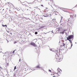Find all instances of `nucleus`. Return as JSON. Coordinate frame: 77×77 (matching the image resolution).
I'll return each mask as SVG.
<instances>
[{"label": "nucleus", "instance_id": "f257e3e1", "mask_svg": "<svg viewBox=\"0 0 77 77\" xmlns=\"http://www.w3.org/2000/svg\"><path fill=\"white\" fill-rule=\"evenodd\" d=\"M61 56L62 57H61L60 58V57L59 56L58 54H56L55 56V58L57 60L60 62V60H62L63 57V55H61Z\"/></svg>", "mask_w": 77, "mask_h": 77}, {"label": "nucleus", "instance_id": "f03ea898", "mask_svg": "<svg viewBox=\"0 0 77 77\" xmlns=\"http://www.w3.org/2000/svg\"><path fill=\"white\" fill-rule=\"evenodd\" d=\"M29 45H32L35 47H37V45H36V44L33 42H31L30 44H29Z\"/></svg>", "mask_w": 77, "mask_h": 77}, {"label": "nucleus", "instance_id": "7ed1b4c3", "mask_svg": "<svg viewBox=\"0 0 77 77\" xmlns=\"http://www.w3.org/2000/svg\"><path fill=\"white\" fill-rule=\"evenodd\" d=\"M74 38V35H70L67 37V39H73Z\"/></svg>", "mask_w": 77, "mask_h": 77}, {"label": "nucleus", "instance_id": "20e7f679", "mask_svg": "<svg viewBox=\"0 0 77 77\" xmlns=\"http://www.w3.org/2000/svg\"><path fill=\"white\" fill-rule=\"evenodd\" d=\"M62 29V27H59L58 28H57L56 30V32H57V33H59V31H60V32H61V31H60V30H61V29Z\"/></svg>", "mask_w": 77, "mask_h": 77}, {"label": "nucleus", "instance_id": "39448f33", "mask_svg": "<svg viewBox=\"0 0 77 77\" xmlns=\"http://www.w3.org/2000/svg\"><path fill=\"white\" fill-rule=\"evenodd\" d=\"M67 40H68V41H69V42L70 43H71V48H72V45H72V42L71 41V40H70V39H67L66 40V41H67Z\"/></svg>", "mask_w": 77, "mask_h": 77}, {"label": "nucleus", "instance_id": "423d86ee", "mask_svg": "<svg viewBox=\"0 0 77 77\" xmlns=\"http://www.w3.org/2000/svg\"><path fill=\"white\" fill-rule=\"evenodd\" d=\"M44 15H45V16H44V17H48V14H47V13H45Z\"/></svg>", "mask_w": 77, "mask_h": 77}, {"label": "nucleus", "instance_id": "0eeeda50", "mask_svg": "<svg viewBox=\"0 0 77 77\" xmlns=\"http://www.w3.org/2000/svg\"><path fill=\"white\" fill-rule=\"evenodd\" d=\"M39 64H38V65H37L36 66V67H35V68H40V66H39Z\"/></svg>", "mask_w": 77, "mask_h": 77}, {"label": "nucleus", "instance_id": "6e6552de", "mask_svg": "<svg viewBox=\"0 0 77 77\" xmlns=\"http://www.w3.org/2000/svg\"><path fill=\"white\" fill-rule=\"evenodd\" d=\"M74 14L70 16L71 18H74Z\"/></svg>", "mask_w": 77, "mask_h": 77}, {"label": "nucleus", "instance_id": "1a4fd4ad", "mask_svg": "<svg viewBox=\"0 0 77 77\" xmlns=\"http://www.w3.org/2000/svg\"><path fill=\"white\" fill-rule=\"evenodd\" d=\"M55 53L57 54H58V51L57 50H56L55 51Z\"/></svg>", "mask_w": 77, "mask_h": 77}, {"label": "nucleus", "instance_id": "9d476101", "mask_svg": "<svg viewBox=\"0 0 77 77\" xmlns=\"http://www.w3.org/2000/svg\"><path fill=\"white\" fill-rule=\"evenodd\" d=\"M44 27H45V26H41L39 29H42V28H44Z\"/></svg>", "mask_w": 77, "mask_h": 77}, {"label": "nucleus", "instance_id": "9b49d317", "mask_svg": "<svg viewBox=\"0 0 77 77\" xmlns=\"http://www.w3.org/2000/svg\"><path fill=\"white\" fill-rule=\"evenodd\" d=\"M2 27H7V25L6 24L5 25H4L2 24Z\"/></svg>", "mask_w": 77, "mask_h": 77}, {"label": "nucleus", "instance_id": "f8f14e48", "mask_svg": "<svg viewBox=\"0 0 77 77\" xmlns=\"http://www.w3.org/2000/svg\"><path fill=\"white\" fill-rule=\"evenodd\" d=\"M60 34H64V33H65V32H64L63 31V32H60Z\"/></svg>", "mask_w": 77, "mask_h": 77}, {"label": "nucleus", "instance_id": "ddd939ff", "mask_svg": "<svg viewBox=\"0 0 77 77\" xmlns=\"http://www.w3.org/2000/svg\"><path fill=\"white\" fill-rule=\"evenodd\" d=\"M17 69V66H15L14 70V71H15V69Z\"/></svg>", "mask_w": 77, "mask_h": 77}, {"label": "nucleus", "instance_id": "4468645a", "mask_svg": "<svg viewBox=\"0 0 77 77\" xmlns=\"http://www.w3.org/2000/svg\"><path fill=\"white\" fill-rule=\"evenodd\" d=\"M39 69H42V70L43 71H44V68H42V67H40V68H39Z\"/></svg>", "mask_w": 77, "mask_h": 77}, {"label": "nucleus", "instance_id": "2eb2a0df", "mask_svg": "<svg viewBox=\"0 0 77 77\" xmlns=\"http://www.w3.org/2000/svg\"><path fill=\"white\" fill-rule=\"evenodd\" d=\"M19 72H20V71H19L18 70H17L16 71V73H17V74H19Z\"/></svg>", "mask_w": 77, "mask_h": 77}, {"label": "nucleus", "instance_id": "dca6fc26", "mask_svg": "<svg viewBox=\"0 0 77 77\" xmlns=\"http://www.w3.org/2000/svg\"><path fill=\"white\" fill-rule=\"evenodd\" d=\"M65 44L64 43H63V47H64V48H65Z\"/></svg>", "mask_w": 77, "mask_h": 77}, {"label": "nucleus", "instance_id": "f3484780", "mask_svg": "<svg viewBox=\"0 0 77 77\" xmlns=\"http://www.w3.org/2000/svg\"><path fill=\"white\" fill-rule=\"evenodd\" d=\"M63 19V17H61V20H60V22H61V20L62 21V20Z\"/></svg>", "mask_w": 77, "mask_h": 77}, {"label": "nucleus", "instance_id": "a211bd4d", "mask_svg": "<svg viewBox=\"0 0 77 77\" xmlns=\"http://www.w3.org/2000/svg\"><path fill=\"white\" fill-rule=\"evenodd\" d=\"M62 30H63V31L64 32H65V31H66V30L63 29Z\"/></svg>", "mask_w": 77, "mask_h": 77}, {"label": "nucleus", "instance_id": "6ab92c4d", "mask_svg": "<svg viewBox=\"0 0 77 77\" xmlns=\"http://www.w3.org/2000/svg\"><path fill=\"white\" fill-rule=\"evenodd\" d=\"M35 35H37V34H38V32H35Z\"/></svg>", "mask_w": 77, "mask_h": 77}, {"label": "nucleus", "instance_id": "aec40b11", "mask_svg": "<svg viewBox=\"0 0 77 77\" xmlns=\"http://www.w3.org/2000/svg\"><path fill=\"white\" fill-rule=\"evenodd\" d=\"M48 71H49V72H51V70H50V69H49V70H48Z\"/></svg>", "mask_w": 77, "mask_h": 77}, {"label": "nucleus", "instance_id": "412c9836", "mask_svg": "<svg viewBox=\"0 0 77 77\" xmlns=\"http://www.w3.org/2000/svg\"><path fill=\"white\" fill-rule=\"evenodd\" d=\"M69 20H70V18H69L68 19V20H66V21H67V22H68L69 21Z\"/></svg>", "mask_w": 77, "mask_h": 77}, {"label": "nucleus", "instance_id": "4be33fe9", "mask_svg": "<svg viewBox=\"0 0 77 77\" xmlns=\"http://www.w3.org/2000/svg\"><path fill=\"white\" fill-rule=\"evenodd\" d=\"M4 69L5 70H6V71H7H7H8V70L7 69H5V68Z\"/></svg>", "mask_w": 77, "mask_h": 77}, {"label": "nucleus", "instance_id": "5701e85b", "mask_svg": "<svg viewBox=\"0 0 77 77\" xmlns=\"http://www.w3.org/2000/svg\"><path fill=\"white\" fill-rule=\"evenodd\" d=\"M24 18H25V19H26V20H28V19H29L28 18H27L25 17H24Z\"/></svg>", "mask_w": 77, "mask_h": 77}, {"label": "nucleus", "instance_id": "b1692460", "mask_svg": "<svg viewBox=\"0 0 77 77\" xmlns=\"http://www.w3.org/2000/svg\"><path fill=\"white\" fill-rule=\"evenodd\" d=\"M16 43H17V42H14V44H16Z\"/></svg>", "mask_w": 77, "mask_h": 77}, {"label": "nucleus", "instance_id": "393cba45", "mask_svg": "<svg viewBox=\"0 0 77 77\" xmlns=\"http://www.w3.org/2000/svg\"><path fill=\"white\" fill-rule=\"evenodd\" d=\"M16 74H15V73L14 74V77L15 76Z\"/></svg>", "mask_w": 77, "mask_h": 77}, {"label": "nucleus", "instance_id": "a878e982", "mask_svg": "<svg viewBox=\"0 0 77 77\" xmlns=\"http://www.w3.org/2000/svg\"><path fill=\"white\" fill-rule=\"evenodd\" d=\"M52 33H53L54 32H53V30H52V31H51Z\"/></svg>", "mask_w": 77, "mask_h": 77}, {"label": "nucleus", "instance_id": "bb28decb", "mask_svg": "<svg viewBox=\"0 0 77 77\" xmlns=\"http://www.w3.org/2000/svg\"><path fill=\"white\" fill-rule=\"evenodd\" d=\"M20 61H21V59L20 58L19 59V62H20Z\"/></svg>", "mask_w": 77, "mask_h": 77}, {"label": "nucleus", "instance_id": "cd10ccee", "mask_svg": "<svg viewBox=\"0 0 77 77\" xmlns=\"http://www.w3.org/2000/svg\"><path fill=\"white\" fill-rule=\"evenodd\" d=\"M60 52V50H59V52Z\"/></svg>", "mask_w": 77, "mask_h": 77}, {"label": "nucleus", "instance_id": "c85d7f7f", "mask_svg": "<svg viewBox=\"0 0 77 77\" xmlns=\"http://www.w3.org/2000/svg\"><path fill=\"white\" fill-rule=\"evenodd\" d=\"M10 34H11V35H12V33L11 32Z\"/></svg>", "mask_w": 77, "mask_h": 77}, {"label": "nucleus", "instance_id": "c756f323", "mask_svg": "<svg viewBox=\"0 0 77 77\" xmlns=\"http://www.w3.org/2000/svg\"><path fill=\"white\" fill-rule=\"evenodd\" d=\"M41 6H42V7H44V6H43V5H41Z\"/></svg>", "mask_w": 77, "mask_h": 77}, {"label": "nucleus", "instance_id": "7c9ffc66", "mask_svg": "<svg viewBox=\"0 0 77 77\" xmlns=\"http://www.w3.org/2000/svg\"><path fill=\"white\" fill-rule=\"evenodd\" d=\"M6 31L7 32H8V33H9V31H8L7 30H6Z\"/></svg>", "mask_w": 77, "mask_h": 77}, {"label": "nucleus", "instance_id": "2f4dec72", "mask_svg": "<svg viewBox=\"0 0 77 77\" xmlns=\"http://www.w3.org/2000/svg\"><path fill=\"white\" fill-rule=\"evenodd\" d=\"M8 63H7V66H8Z\"/></svg>", "mask_w": 77, "mask_h": 77}, {"label": "nucleus", "instance_id": "473e14b6", "mask_svg": "<svg viewBox=\"0 0 77 77\" xmlns=\"http://www.w3.org/2000/svg\"><path fill=\"white\" fill-rule=\"evenodd\" d=\"M75 17H76V14L75 15Z\"/></svg>", "mask_w": 77, "mask_h": 77}, {"label": "nucleus", "instance_id": "72a5a7b5", "mask_svg": "<svg viewBox=\"0 0 77 77\" xmlns=\"http://www.w3.org/2000/svg\"><path fill=\"white\" fill-rule=\"evenodd\" d=\"M59 74H61V72L60 73V72H59Z\"/></svg>", "mask_w": 77, "mask_h": 77}, {"label": "nucleus", "instance_id": "f704fd0d", "mask_svg": "<svg viewBox=\"0 0 77 77\" xmlns=\"http://www.w3.org/2000/svg\"><path fill=\"white\" fill-rule=\"evenodd\" d=\"M35 70H36V69H33V71H35Z\"/></svg>", "mask_w": 77, "mask_h": 77}, {"label": "nucleus", "instance_id": "c9c22d12", "mask_svg": "<svg viewBox=\"0 0 77 77\" xmlns=\"http://www.w3.org/2000/svg\"><path fill=\"white\" fill-rule=\"evenodd\" d=\"M65 34H66V35H67V33L65 32Z\"/></svg>", "mask_w": 77, "mask_h": 77}, {"label": "nucleus", "instance_id": "e433bc0d", "mask_svg": "<svg viewBox=\"0 0 77 77\" xmlns=\"http://www.w3.org/2000/svg\"><path fill=\"white\" fill-rule=\"evenodd\" d=\"M53 77H56V76H53Z\"/></svg>", "mask_w": 77, "mask_h": 77}, {"label": "nucleus", "instance_id": "4c0bfd02", "mask_svg": "<svg viewBox=\"0 0 77 77\" xmlns=\"http://www.w3.org/2000/svg\"><path fill=\"white\" fill-rule=\"evenodd\" d=\"M55 15H57V14H56V13H55Z\"/></svg>", "mask_w": 77, "mask_h": 77}, {"label": "nucleus", "instance_id": "58836bf2", "mask_svg": "<svg viewBox=\"0 0 77 77\" xmlns=\"http://www.w3.org/2000/svg\"><path fill=\"white\" fill-rule=\"evenodd\" d=\"M11 11L10 10H9V12H11V11Z\"/></svg>", "mask_w": 77, "mask_h": 77}, {"label": "nucleus", "instance_id": "ea45409f", "mask_svg": "<svg viewBox=\"0 0 77 77\" xmlns=\"http://www.w3.org/2000/svg\"><path fill=\"white\" fill-rule=\"evenodd\" d=\"M50 51H52V49H50Z\"/></svg>", "mask_w": 77, "mask_h": 77}, {"label": "nucleus", "instance_id": "a19ab883", "mask_svg": "<svg viewBox=\"0 0 77 77\" xmlns=\"http://www.w3.org/2000/svg\"><path fill=\"white\" fill-rule=\"evenodd\" d=\"M62 24H63V23H61V24H60V25H62Z\"/></svg>", "mask_w": 77, "mask_h": 77}, {"label": "nucleus", "instance_id": "79ce46f5", "mask_svg": "<svg viewBox=\"0 0 77 77\" xmlns=\"http://www.w3.org/2000/svg\"><path fill=\"white\" fill-rule=\"evenodd\" d=\"M46 9H48V8H46Z\"/></svg>", "mask_w": 77, "mask_h": 77}, {"label": "nucleus", "instance_id": "37998d69", "mask_svg": "<svg viewBox=\"0 0 77 77\" xmlns=\"http://www.w3.org/2000/svg\"><path fill=\"white\" fill-rule=\"evenodd\" d=\"M62 9H66V8H62Z\"/></svg>", "mask_w": 77, "mask_h": 77}, {"label": "nucleus", "instance_id": "c03bdc74", "mask_svg": "<svg viewBox=\"0 0 77 77\" xmlns=\"http://www.w3.org/2000/svg\"><path fill=\"white\" fill-rule=\"evenodd\" d=\"M69 39L70 40H71V39Z\"/></svg>", "mask_w": 77, "mask_h": 77}, {"label": "nucleus", "instance_id": "a18cd8bd", "mask_svg": "<svg viewBox=\"0 0 77 77\" xmlns=\"http://www.w3.org/2000/svg\"><path fill=\"white\" fill-rule=\"evenodd\" d=\"M9 3H10L9 2H8V4H9Z\"/></svg>", "mask_w": 77, "mask_h": 77}, {"label": "nucleus", "instance_id": "49530a36", "mask_svg": "<svg viewBox=\"0 0 77 77\" xmlns=\"http://www.w3.org/2000/svg\"><path fill=\"white\" fill-rule=\"evenodd\" d=\"M73 40V39L71 40V41H72H72Z\"/></svg>", "mask_w": 77, "mask_h": 77}, {"label": "nucleus", "instance_id": "de8ad7c7", "mask_svg": "<svg viewBox=\"0 0 77 77\" xmlns=\"http://www.w3.org/2000/svg\"><path fill=\"white\" fill-rule=\"evenodd\" d=\"M39 10L41 11V9H39Z\"/></svg>", "mask_w": 77, "mask_h": 77}, {"label": "nucleus", "instance_id": "09e8293b", "mask_svg": "<svg viewBox=\"0 0 77 77\" xmlns=\"http://www.w3.org/2000/svg\"><path fill=\"white\" fill-rule=\"evenodd\" d=\"M60 71L62 72V70L60 69Z\"/></svg>", "mask_w": 77, "mask_h": 77}, {"label": "nucleus", "instance_id": "8fccbe9b", "mask_svg": "<svg viewBox=\"0 0 77 77\" xmlns=\"http://www.w3.org/2000/svg\"><path fill=\"white\" fill-rule=\"evenodd\" d=\"M75 44H77V42H75Z\"/></svg>", "mask_w": 77, "mask_h": 77}, {"label": "nucleus", "instance_id": "3c124183", "mask_svg": "<svg viewBox=\"0 0 77 77\" xmlns=\"http://www.w3.org/2000/svg\"><path fill=\"white\" fill-rule=\"evenodd\" d=\"M29 35H31V34L30 33V34H29Z\"/></svg>", "mask_w": 77, "mask_h": 77}, {"label": "nucleus", "instance_id": "603ef678", "mask_svg": "<svg viewBox=\"0 0 77 77\" xmlns=\"http://www.w3.org/2000/svg\"><path fill=\"white\" fill-rule=\"evenodd\" d=\"M50 15H51V14H50Z\"/></svg>", "mask_w": 77, "mask_h": 77}, {"label": "nucleus", "instance_id": "864d4df0", "mask_svg": "<svg viewBox=\"0 0 77 77\" xmlns=\"http://www.w3.org/2000/svg\"><path fill=\"white\" fill-rule=\"evenodd\" d=\"M3 11H4V9H3Z\"/></svg>", "mask_w": 77, "mask_h": 77}, {"label": "nucleus", "instance_id": "5fc2aeb1", "mask_svg": "<svg viewBox=\"0 0 77 77\" xmlns=\"http://www.w3.org/2000/svg\"><path fill=\"white\" fill-rule=\"evenodd\" d=\"M1 68H2V67H1Z\"/></svg>", "mask_w": 77, "mask_h": 77}, {"label": "nucleus", "instance_id": "6e6d98bb", "mask_svg": "<svg viewBox=\"0 0 77 77\" xmlns=\"http://www.w3.org/2000/svg\"><path fill=\"white\" fill-rule=\"evenodd\" d=\"M68 35H66V36H68Z\"/></svg>", "mask_w": 77, "mask_h": 77}, {"label": "nucleus", "instance_id": "4d7b16f0", "mask_svg": "<svg viewBox=\"0 0 77 77\" xmlns=\"http://www.w3.org/2000/svg\"><path fill=\"white\" fill-rule=\"evenodd\" d=\"M65 37H66V38H67V37H66V36H65Z\"/></svg>", "mask_w": 77, "mask_h": 77}, {"label": "nucleus", "instance_id": "13d9d810", "mask_svg": "<svg viewBox=\"0 0 77 77\" xmlns=\"http://www.w3.org/2000/svg\"><path fill=\"white\" fill-rule=\"evenodd\" d=\"M1 53H2V51H1Z\"/></svg>", "mask_w": 77, "mask_h": 77}, {"label": "nucleus", "instance_id": "bf43d9fd", "mask_svg": "<svg viewBox=\"0 0 77 77\" xmlns=\"http://www.w3.org/2000/svg\"><path fill=\"white\" fill-rule=\"evenodd\" d=\"M11 4L12 5V4L11 3Z\"/></svg>", "mask_w": 77, "mask_h": 77}, {"label": "nucleus", "instance_id": "052dcab7", "mask_svg": "<svg viewBox=\"0 0 77 77\" xmlns=\"http://www.w3.org/2000/svg\"><path fill=\"white\" fill-rule=\"evenodd\" d=\"M43 16L44 17V16H44V15H43Z\"/></svg>", "mask_w": 77, "mask_h": 77}, {"label": "nucleus", "instance_id": "680f3d73", "mask_svg": "<svg viewBox=\"0 0 77 77\" xmlns=\"http://www.w3.org/2000/svg\"><path fill=\"white\" fill-rule=\"evenodd\" d=\"M46 72L47 74H48L47 73V72Z\"/></svg>", "mask_w": 77, "mask_h": 77}, {"label": "nucleus", "instance_id": "e2e57ef3", "mask_svg": "<svg viewBox=\"0 0 77 77\" xmlns=\"http://www.w3.org/2000/svg\"><path fill=\"white\" fill-rule=\"evenodd\" d=\"M8 9V8H7V9Z\"/></svg>", "mask_w": 77, "mask_h": 77}, {"label": "nucleus", "instance_id": "0e129e2a", "mask_svg": "<svg viewBox=\"0 0 77 77\" xmlns=\"http://www.w3.org/2000/svg\"><path fill=\"white\" fill-rule=\"evenodd\" d=\"M22 5H23V4H22Z\"/></svg>", "mask_w": 77, "mask_h": 77}, {"label": "nucleus", "instance_id": "69168bd1", "mask_svg": "<svg viewBox=\"0 0 77 77\" xmlns=\"http://www.w3.org/2000/svg\"><path fill=\"white\" fill-rule=\"evenodd\" d=\"M27 11H28V9H27Z\"/></svg>", "mask_w": 77, "mask_h": 77}, {"label": "nucleus", "instance_id": "338daca9", "mask_svg": "<svg viewBox=\"0 0 77 77\" xmlns=\"http://www.w3.org/2000/svg\"><path fill=\"white\" fill-rule=\"evenodd\" d=\"M30 9H31V8H30Z\"/></svg>", "mask_w": 77, "mask_h": 77}, {"label": "nucleus", "instance_id": "774afa93", "mask_svg": "<svg viewBox=\"0 0 77 77\" xmlns=\"http://www.w3.org/2000/svg\"><path fill=\"white\" fill-rule=\"evenodd\" d=\"M39 47H40V45H39Z\"/></svg>", "mask_w": 77, "mask_h": 77}]
</instances>
